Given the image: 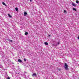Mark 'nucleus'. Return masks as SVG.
Here are the masks:
<instances>
[{
	"instance_id": "11",
	"label": "nucleus",
	"mask_w": 79,
	"mask_h": 79,
	"mask_svg": "<svg viewBox=\"0 0 79 79\" xmlns=\"http://www.w3.org/2000/svg\"><path fill=\"white\" fill-rule=\"evenodd\" d=\"M8 15L10 18H11L12 16L10 15V14H8Z\"/></svg>"
},
{
	"instance_id": "17",
	"label": "nucleus",
	"mask_w": 79,
	"mask_h": 79,
	"mask_svg": "<svg viewBox=\"0 0 79 79\" xmlns=\"http://www.w3.org/2000/svg\"><path fill=\"white\" fill-rule=\"evenodd\" d=\"M7 79H10V77H8L7 78Z\"/></svg>"
},
{
	"instance_id": "3",
	"label": "nucleus",
	"mask_w": 79,
	"mask_h": 79,
	"mask_svg": "<svg viewBox=\"0 0 79 79\" xmlns=\"http://www.w3.org/2000/svg\"><path fill=\"white\" fill-rule=\"evenodd\" d=\"M24 16H26V15H27V12H24Z\"/></svg>"
},
{
	"instance_id": "4",
	"label": "nucleus",
	"mask_w": 79,
	"mask_h": 79,
	"mask_svg": "<svg viewBox=\"0 0 79 79\" xmlns=\"http://www.w3.org/2000/svg\"><path fill=\"white\" fill-rule=\"evenodd\" d=\"M32 76H33V77H34V76H36L37 75H36V74L35 73H33L32 75Z\"/></svg>"
},
{
	"instance_id": "16",
	"label": "nucleus",
	"mask_w": 79,
	"mask_h": 79,
	"mask_svg": "<svg viewBox=\"0 0 79 79\" xmlns=\"http://www.w3.org/2000/svg\"><path fill=\"white\" fill-rule=\"evenodd\" d=\"M24 61H26V59H24Z\"/></svg>"
},
{
	"instance_id": "20",
	"label": "nucleus",
	"mask_w": 79,
	"mask_h": 79,
	"mask_svg": "<svg viewBox=\"0 0 79 79\" xmlns=\"http://www.w3.org/2000/svg\"><path fill=\"white\" fill-rule=\"evenodd\" d=\"M30 2H31L32 1V0H30Z\"/></svg>"
},
{
	"instance_id": "1",
	"label": "nucleus",
	"mask_w": 79,
	"mask_h": 79,
	"mask_svg": "<svg viewBox=\"0 0 79 79\" xmlns=\"http://www.w3.org/2000/svg\"><path fill=\"white\" fill-rule=\"evenodd\" d=\"M65 66L64 67H65V69H66V70H68V66L67 64L65 63L64 64Z\"/></svg>"
},
{
	"instance_id": "2",
	"label": "nucleus",
	"mask_w": 79,
	"mask_h": 79,
	"mask_svg": "<svg viewBox=\"0 0 79 79\" xmlns=\"http://www.w3.org/2000/svg\"><path fill=\"white\" fill-rule=\"evenodd\" d=\"M72 4L73 6H75V7H76V5L75 3H72Z\"/></svg>"
},
{
	"instance_id": "6",
	"label": "nucleus",
	"mask_w": 79,
	"mask_h": 79,
	"mask_svg": "<svg viewBox=\"0 0 79 79\" xmlns=\"http://www.w3.org/2000/svg\"><path fill=\"white\" fill-rule=\"evenodd\" d=\"M2 4H3V5H5V6H6V4H5V3L4 2H2Z\"/></svg>"
},
{
	"instance_id": "10",
	"label": "nucleus",
	"mask_w": 79,
	"mask_h": 79,
	"mask_svg": "<svg viewBox=\"0 0 79 79\" xmlns=\"http://www.w3.org/2000/svg\"><path fill=\"white\" fill-rule=\"evenodd\" d=\"M59 44H60V42H57V45H59Z\"/></svg>"
},
{
	"instance_id": "15",
	"label": "nucleus",
	"mask_w": 79,
	"mask_h": 79,
	"mask_svg": "<svg viewBox=\"0 0 79 79\" xmlns=\"http://www.w3.org/2000/svg\"><path fill=\"white\" fill-rule=\"evenodd\" d=\"M64 13H66V10H64Z\"/></svg>"
},
{
	"instance_id": "5",
	"label": "nucleus",
	"mask_w": 79,
	"mask_h": 79,
	"mask_svg": "<svg viewBox=\"0 0 79 79\" xmlns=\"http://www.w3.org/2000/svg\"><path fill=\"white\" fill-rule=\"evenodd\" d=\"M18 61L20 63L22 62V60H21L20 59H19L18 60Z\"/></svg>"
},
{
	"instance_id": "13",
	"label": "nucleus",
	"mask_w": 79,
	"mask_h": 79,
	"mask_svg": "<svg viewBox=\"0 0 79 79\" xmlns=\"http://www.w3.org/2000/svg\"><path fill=\"white\" fill-rule=\"evenodd\" d=\"M76 3H79V1L77 0L76 1Z\"/></svg>"
},
{
	"instance_id": "8",
	"label": "nucleus",
	"mask_w": 79,
	"mask_h": 79,
	"mask_svg": "<svg viewBox=\"0 0 79 79\" xmlns=\"http://www.w3.org/2000/svg\"><path fill=\"white\" fill-rule=\"evenodd\" d=\"M28 34V32H26L25 33V35H27Z\"/></svg>"
},
{
	"instance_id": "9",
	"label": "nucleus",
	"mask_w": 79,
	"mask_h": 79,
	"mask_svg": "<svg viewBox=\"0 0 79 79\" xmlns=\"http://www.w3.org/2000/svg\"><path fill=\"white\" fill-rule=\"evenodd\" d=\"M45 45H48V43L47 42H45L44 43Z\"/></svg>"
},
{
	"instance_id": "18",
	"label": "nucleus",
	"mask_w": 79,
	"mask_h": 79,
	"mask_svg": "<svg viewBox=\"0 0 79 79\" xmlns=\"http://www.w3.org/2000/svg\"><path fill=\"white\" fill-rule=\"evenodd\" d=\"M48 36H49V37H50V35H48Z\"/></svg>"
},
{
	"instance_id": "14",
	"label": "nucleus",
	"mask_w": 79,
	"mask_h": 79,
	"mask_svg": "<svg viewBox=\"0 0 79 79\" xmlns=\"http://www.w3.org/2000/svg\"><path fill=\"white\" fill-rule=\"evenodd\" d=\"M9 40V42H12V40Z\"/></svg>"
},
{
	"instance_id": "7",
	"label": "nucleus",
	"mask_w": 79,
	"mask_h": 79,
	"mask_svg": "<svg viewBox=\"0 0 79 79\" xmlns=\"http://www.w3.org/2000/svg\"><path fill=\"white\" fill-rule=\"evenodd\" d=\"M15 10H16V11H18V8H17V7H16L15 8Z\"/></svg>"
},
{
	"instance_id": "12",
	"label": "nucleus",
	"mask_w": 79,
	"mask_h": 79,
	"mask_svg": "<svg viewBox=\"0 0 79 79\" xmlns=\"http://www.w3.org/2000/svg\"><path fill=\"white\" fill-rule=\"evenodd\" d=\"M73 10H74L75 11H76V9L75 8H73Z\"/></svg>"
},
{
	"instance_id": "19",
	"label": "nucleus",
	"mask_w": 79,
	"mask_h": 79,
	"mask_svg": "<svg viewBox=\"0 0 79 79\" xmlns=\"http://www.w3.org/2000/svg\"><path fill=\"white\" fill-rule=\"evenodd\" d=\"M78 39H79V36H78Z\"/></svg>"
}]
</instances>
